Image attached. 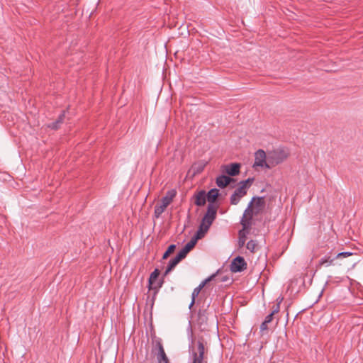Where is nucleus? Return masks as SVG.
Segmentation results:
<instances>
[{
    "label": "nucleus",
    "instance_id": "1",
    "mask_svg": "<svg viewBox=\"0 0 363 363\" xmlns=\"http://www.w3.org/2000/svg\"><path fill=\"white\" fill-rule=\"evenodd\" d=\"M352 254L353 253L350 252H342L337 254L330 252L319 260L317 268L322 267H341L345 264V259L352 255Z\"/></svg>",
    "mask_w": 363,
    "mask_h": 363
},
{
    "label": "nucleus",
    "instance_id": "2",
    "mask_svg": "<svg viewBox=\"0 0 363 363\" xmlns=\"http://www.w3.org/2000/svg\"><path fill=\"white\" fill-rule=\"evenodd\" d=\"M289 156V151L284 147H279L267 153V161L271 165V168L279 164L282 163Z\"/></svg>",
    "mask_w": 363,
    "mask_h": 363
},
{
    "label": "nucleus",
    "instance_id": "3",
    "mask_svg": "<svg viewBox=\"0 0 363 363\" xmlns=\"http://www.w3.org/2000/svg\"><path fill=\"white\" fill-rule=\"evenodd\" d=\"M159 277V268L156 267L151 273L148 280V293L147 297V304L151 307L154 305V302L157 297L158 289L157 286H154V283Z\"/></svg>",
    "mask_w": 363,
    "mask_h": 363
},
{
    "label": "nucleus",
    "instance_id": "4",
    "mask_svg": "<svg viewBox=\"0 0 363 363\" xmlns=\"http://www.w3.org/2000/svg\"><path fill=\"white\" fill-rule=\"evenodd\" d=\"M207 351L208 349L205 347L203 338H199L197 342V350H192V363H207L206 355Z\"/></svg>",
    "mask_w": 363,
    "mask_h": 363
},
{
    "label": "nucleus",
    "instance_id": "5",
    "mask_svg": "<svg viewBox=\"0 0 363 363\" xmlns=\"http://www.w3.org/2000/svg\"><path fill=\"white\" fill-rule=\"evenodd\" d=\"M145 363H159V340L155 336L152 338L151 352L147 354Z\"/></svg>",
    "mask_w": 363,
    "mask_h": 363
},
{
    "label": "nucleus",
    "instance_id": "6",
    "mask_svg": "<svg viewBox=\"0 0 363 363\" xmlns=\"http://www.w3.org/2000/svg\"><path fill=\"white\" fill-rule=\"evenodd\" d=\"M255 160L254 166H258L267 169L271 168V165L267 161V155H266L265 152L263 150H258L255 152Z\"/></svg>",
    "mask_w": 363,
    "mask_h": 363
},
{
    "label": "nucleus",
    "instance_id": "7",
    "mask_svg": "<svg viewBox=\"0 0 363 363\" xmlns=\"http://www.w3.org/2000/svg\"><path fill=\"white\" fill-rule=\"evenodd\" d=\"M230 269L234 273L243 272L247 269V262L242 257L238 256L233 259Z\"/></svg>",
    "mask_w": 363,
    "mask_h": 363
},
{
    "label": "nucleus",
    "instance_id": "8",
    "mask_svg": "<svg viewBox=\"0 0 363 363\" xmlns=\"http://www.w3.org/2000/svg\"><path fill=\"white\" fill-rule=\"evenodd\" d=\"M241 164L240 163H230L228 164H223L221 166L220 169L223 173L227 174L229 177H235L240 174Z\"/></svg>",
    "mask_w": 363,
    "mask_h": 363
},
{
    "label": "nucleus",
    "instance_id": "9",
    "mask_svg": "<svg viewBox=\"0 0 363 363\" xmlns=\"http://www.w3.org/2000/svg\"><path fill=\"white\" fill-rule=\"evenodd\" d=\"M176 196L177 191L174 189H170L166 192L165 196L161 199L160 214L165 211L166 208L172 203Z\"/></svg>",
    "mask_w": 363,
    "mask_h": 363
},
{
    "label": "nucleus",
    "instance_id": "10",
    "mask_svg": "<svg viewBox=\"0 0 363 363\" xmlns=\"http://www.w3.org/2000/svg\"><path fill=\"white\" fill-rule=\"evenodd\" d=\"M247 194V191L243 187L237 188L230 198V202L232 205H237L240 199Z\"/></svg>",
    "mask_w": 363,
    "mask_h": 363
},
{
    "label": "nucleus",
    "instance_id": "11",
    "mask_svg": "<svg viewBox=\"0 0 363 363\" xmlns=\"http://www.w3.org/2000/svg\"><path fill=\"white\" fill-rule=\"evenodd\" d=\"M235 182V179H233L229 176L224 175V174L219 175L218 177H216V185L219 188H221V189L225 188L230 183Z\"/></svg>",
    "mask_w": 363,
    "mask_h": 363
},
{
    "label": "nucleus",
    "instance_id": "12",
    "mask_svg": "<svg viewBox=\"0 0 363 363\" xmlns=\"http://www.w3.org/2000/svg\"><path fill=\"white\" fill-rule=\"evenodd\" d=\"M252 215H250V217H242L240 220V224L242 226V229L239 231V235L242 236V233H248L252 228Z\"/></svg>",
    "mask_w": 363,
    "mask_h": 363
},
{
    "label": "nucleus",
    "instance_id": "13",
    "mask_svg": "<svg viewBox=\"0 0 363 363\" xmlns=\"http://www.w3.org/2000/svg\"><path fill=\"white\" fill-rule=\"evenodd\" d=\"M216 275L213 274L203 281L197 287H196L191 294V298H196L198 296L201 289L205 286V285L210 281Z\"/></svg>",
    "mask_w": 363,
    "mask_h": 363
},
{
    "label": "nucleus",
    "instance_id": "14",
    "mask_svg": "<svg viewBox=\"0 0 363 363\" xmlns=\"http://www.w3.org/2000/svg\"><path fill=\"white\" fill-rule=\"evenodd\" d=\"M219 196V190L214 188L211 189L207 194L206 198L209 203L213 204L216 202V199Z\"/></svg>",
    "mask_w": 363,
    "mask_h": 363
},
{
    "label": "nucleus",
    "instance_id": "15",
    "mask_svg": "<svg viewBox=\"0 0 363 363\" xmlns=\"http://www.w3.org/2000/svg\"><path fill=\"white\" fill-rule=\"evenodd\" d=\"M206 194L204 191H200L196 195V200H195V204L198 206H202L206 204Z\"/></svg>",
    "mask_w": 363,
    "mask_h": 363
},
{
    "label": "nucleus",
    "instance_id": "16",
    "mask_svg": "<svg viewBox=\"0 0 363 363\" xmlns=\"http://www.w3.org/2000/svg\"><path fill=\"white\" fill-rule=\"evenodd\" d=\"M206 163L204 162H199L194 163L191 166V171H192L193 175H196V174L201 173L203 171V169L206 167Z\"/></svg>",
    "mask_w": 363,
    "mask_h": 363
},
{
    "label": "nucleus",
    "instance_id": "17",
    "mask_svg": "<svg viewBox=\"0 0 363 363\" xmlns=\"http://www.w3.org/2000/svg\"><path fill=\"white\" fill-rule=\"evenodd\" d=\"M217 208L218 207L214 206L213 204L208 203L207 207V211L205 214V216L208 217H212L213 218H216V213H217Z\"/></svg>",
    "mask_w": 363,
    "mask_h": 363
},
{
    "label": "nucleus",
    "instance_id": "18",
    "mask_svg": "<svg viewBox=\"0 0 363 363\" xmlns=\"http://www.w3.org/2000/svg\"><path fill=\"white\" fill-rule=\"evenodd\" d=\"M179 262V261L176 259V257H174L172 259H171L169 261V263H168V265H167V267L164 273V275H167L169 272H171L177 265V264Z\"/></svg>",
    "mask_w": 363,
    "mask_h": 363
},
{
    "label": "nucleus",
    "instance_id": "19",
    "mask_svg": "<svg viewBox=\"0 0 363 363\" xmlns=\"http://www.w3.org/2000/svg\"><path fill=\"white\" fill-rule=\"evenodd\" d=\"M254 180H255V179L253 177H252V178H248L246 180L240 181L239 182V186L243 187V189L245 191H247V189L250 188V186L252 185Z\"/></svg>",
    "mask_w": 363,
    "mask_h": 363
},
{
    "label": "nucleus",
    "instance_id": "20",
    "mask_svg": "<svg viewBox=\"0 0 363 363\" xmlns=\"http://www.w3.org/2000/svg\"><path fill=\"white\" fill-rule=\"evenodd\" d=\"M251 201H252V203L255 201V207L259 209L264 206L263 197H253Z\"/></svg>",
    "mask_w": 363,
    "mask_h": 363
},
{
    "label": "nucleus",
    "instance_id": "21",
    "mask_svg": "<svg viewBox=\"0 0 363 363\" xmlns=\"http://www.w3.org/2000/svg\"><path fill=\"white\" fill-rule=\"evenodd\" d=\"M197 240L196 238H192L190 241H189L185 246L183 247L186 251L189 253L195 246Z\"/></svg>",
    "mask_w": 363,
    "mask_h": 363
},
{
    "label": "nucleus",
    "instance_id": "22",
    "mask_svg": "<svg viewBox=\"0 0 363 363\" xmlns=\"http://www.w3.org/2000/svg\"><path fill=\"white\" fill-rule=\"evenodd\" d=\"M176 245L174 244L170 245L167 250L164 252L162 256V259H166L172 253L174 252Z\"/></svg>",
    "mask_w": 363,
    "mask_h": 363
},
{
    "label": "nucleus",
    "instance_id": "23",
    "mask_svg": "<svg viewBox=\"0 0 363 363\" xmlns=\"http://www.w3.org/2000/svg\"><path fill=\"white\" fill-rule=\"evenodd\" d=\"M215 219L216 218H213L212 217H208L204 215V216L201 220V223L206 225V226H205L206 229V227H207V228H209Z\"/></svg>",
    "mask_w": 363,
    "mask_h": 363
},
{
    "label": "nucleus",
    "instance_id": "24",
    "mask_svg": "<svg viewBox=\"0 0 363 363\" xmlns=\"http://www.w3.org/2000/svg\"><path fill=\"white\" fill-rule=\"evenodd\" d=\"M160 363H169V359L165 354V352L160 345Z\"/></svg>",
    "mask_w": 363,
    "mask_h": 363
},
{
    "label": "nucleus",
    "instance_id": "25",
    "mask_svg": "<svg viewBox=\"0 0 363 363\" xmlns=\"http://www.w3.org/2000/svg\"><path fill=\"white\" fill-rule=\"evenodd\" d=\"M250 215H252V201H250L248 206L245 210L242 217H250Z\"/></svg>",
    "mask_w": 363,
    "mask_h": 363
},
{
    "label": "nucleus",
    "instance_id": "26",
    "mask_svg": "<svg viewBox=\"0 0 363 363\" xmlns=\"http://www.w3.org/2000/svg\"><path fill=\"white\" fill-rule=\"evenodd\" d=\"M187 254H188V252L186 251V250L182 248L178 252V254L177 255V256L175 257L180 262L182 259H184L186 257Z\"/></svg>",
    "mask_w": 363,
    "mask_h": 363
},
{
    "label": "nucleus",
    "instance_id": "27",
    "mask_svg": "<svg viewBox=\"0 0 363 363\" xmlns=\"http://www.w3.org/2000/svg\"><path fill=\"white\" fill-rule=\"evenodd\" d=\"M256 242L255 241L251 240L247 242V249L249 250L250 252H253L256 247Z\"/></svg>",
    "mask_w": 363,
    "mask_h": 363
},
{
    "label": "nucleus",
    "instance_id": "28",
    "mask_svg": "<svg viewBox=\"0 0 363 363\" xmlns=\"http://www.w3.org/2000/svg\"><path fill=\"white\" fill-rule=\"evenodd\" d=\"M155 220H154V225H156V220L159 218V201H155Z\"/></svg>",
    "mask_w": 363,
    "mask_h": 363
},
{
    "label": "nucleus",
    "instance_id": "29",
    "mask_svg": "<svg viewBox=\"0 0 363 363\" xmlns=\"http://www.w3.org/2000/svg\"><path fill=\"white\" fill-rule=\"evenodd\" d=\"M60 125L57 121H55L50 123L48 127L52 130H57L60 128Z\"/></svg>",
    "mask_w": 363,
    "mask_h": 363
},
{
    "label": "nucleus",
    "instance_id": "30",
    "mask_svg": "<svg viewBox=\"0 0 363 363\" xmlns=\"http://www.w3.org/2000/svg\"><path fill=\"white\" fill-rule=\"evenodd\" d=\"M65 117V111H62V113H61L58 118H57V121L60 123V124H62L64 121V118Z\"/></svg>",
    "mask_w": 363,
    "mask_h": 363
},
{
    "label": "nucleus",
    "instance_id": "31",
    "mask_svg": "<svg viewBox=\"0 0 363 363\" xmlns=\"http://www.w3.org/2000/svg\"><path fill=\"white\" fill-rule=\"evenodd\" d=\"M279 310H280V305H279V303H276L272 307V314H276V313H279Z\"/></svg>",
    "mask_w": 363,
    "mask_h": 363
},
{
    "label": "nucleus",
    "instance_id": "32",
    "mask_svg": "<svg viewBox=\"0 0 363 363\" xmlns=\"http://www.w3.org/2000/svg\"><path fill=\"white\" fill-rule=\"evenodd\" d=\"M274 314H272V313L271 312L269 315H267L265 318H264V321L265 323H270L272 320H273V316H274Z\"/></svg>",
    "mask_w": 363,
    "mask_h": 363
},
{
    "label": "nucleus",
    "instance_id": "33",
    "mask_svg": "<svg viewBox=\"0 0 363 363\" xmlns=\"http://www.w3.org/2000/svg\"><path fill=\"white\" fill-rule=\"evenodd\" d=\"M268 324H269L268 323H265V321L264 320L260 325V330L261 331L267 330L268 329Z\"/></svg>",
    "mask_w": 363,
    "mask_h": 363
},
{
    "label": "nucleus",
    "instance_id": "34",
    "mask_svg": "<svg viewBox=\"0 0 363 363\" xmlns=\"http://www.w3.org/2000/svg\"><path fill=\"white\" fill-rule=\"evenodd\" d=\"M206 232H203V231H200L199 229H198L197 232H196V235L194 238H196L197 239H199L201 238L202 236L204 235V234L206 233Z\"/></svg>",
    "mask_w": 363,
    "mask_h": 363
},
{
    "label": "nucleus",
    "instance_id": "35",
    "mask_svg": "<svg viewBox=\"0 0 363 363\" xmlns=\"http://www.w3.org/2000/svg\"><path fill=\"white\" fill-rule=\"evenodd\" d=\"M205 226H206V225H204L203 223H201V224L199 225V229L200 230V231L207 232L209 228H206V229Z\"/></svg>",
    "mask_w": 363,
    "mask_h": 363
},
{
    "label": "nucleus",
    "instance_id": "36",
    "mask_svg": "<svg viewBox=\"0 0 363 363\" xmlns=\"http://www.w3.org/2000/svg\"><path fill=\"white\" fill-rule=\"evenodd\" d=\"M245 233H242V236L240 238V242L242 245L245 242Z\"/></svg>",
    "mask_w": 363,
    "mask_h": 363
},
{
    "label": "nucleus",
    "instance_id": "37",
    "mask_svg": "<svg viewBox=\"0 0 363 363\" xmlns=\"http://www.w3.org/2000/svg\"><path fill=\"white\" fill-rule=\"evenodd\" d=\"M283 299H284V298L281 296L278 297L277 299V303H279V305H280L281 303L282 302Z\"/></svg>",
    "mask_w": 363,
    "mask_h": 363
},
{
    "label": "nucleus",
    "instance_id": "38",
    "mask_svg": "<svg viewBox=\"0 0 363 363\" xmlns=\"http://www.w3.org/2000/svg\"><path fill=\"white\" fill-rule=\"evenodd\" d=\"M194 303H195V298H191V303L189 304V308H191L194 306Z\"/></svg>",
    "mask_w": 363,
    "mask_h": 363
},
{
    "label": "nucleus",
    "instance_id": "39",
    "mask_svg": "<svg viewBox=\"0 0 363 363\" xmlns=\"http://www.w3.org/2000/svg\"><path fill=\"white\" fill-rule=\"evenodd\" d=\"M162 283H163L162 281H160V288H161V287H162Z\"/></svg>",
    "mask_w": 363,
    "mask_h": 363
},
{
    "label": "nucleus",
    "instance_id": "40",
    "mask_svg": "<svg viewBox=\"0 0 363 363\" xmlns=\"http://www.w3.org/2000/svg\"><path fill=\"white\" fill-rule=\"evenodd\" d=\"M157 149L159 148V143L156 145Z\"/></svg>",
    "mask_w": 363,
    "mask_h": 363
},
{
    "label": "nucleus",
    "instance_id": "41",
    "mask_svg": "<svg viewBox=\"0 0 363 363\" xmlns=\"http://www.w3.org/2000/svg\"><path fill=\"white\" fill-rule=\"evenodd\" d=\"M191 344L194 343V339L192 337H191Z\"/></svg>",
    "mask_w": 363,
    "mask_h": 363
}]
</instances>
